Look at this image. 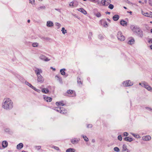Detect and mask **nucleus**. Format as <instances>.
Here are the masks:
<instances>
[{"label": "nucleus", "instance_id": "nucleus-1", "mask_svg": "<svg viewBox=\"0 0 152 152\" xmlns=\"http://www.w3.org/2000/svg\"><path fill=\"white\" fill-rule=\"evenodd\" d=\"M4 102L2 103V107L4 109L9 110L12 109L13 106L12 101L9 98H5L4 99Z\"/></svg>", "mask_w": 152, "mask_h": 152}, {"label": "nucleus", "instance_id": "nucleus-2", "mask_svg": "<svg viewBox=\"0 0 152 152\" xmlns=\"http://www.w3.org/2000/svg\"><path fill=\"white\" fill-rule=\"evenodd\" d=\"M35 72L37 76V81L40 83H43L44 80V79L40 75V73H42V70L41 69L37 68L35 70Z\"/></svg>", "mask_w": 152, "mask_h": 152}, {"label": "nucleus", "instance_id": "nucleus-3", "mask_svg": "<svg viewBox=\"0 0 152 152\" xmlns=\"http://www.w3.org/2000/svg\"><path fill=\"white\" fill-rule=\"evenodd\" d=\"M134 31L137 33L140 37H143V31L140 28H137L135 30H134Z\"/></svg>", "mask_w": 152, "mask_h": 152}, {"label": "nucleus", "instance_id": "nucleus-4", "mask_svg": "<svg viewBox=\"0 0 152 152\" xmlns=\"http://www.w3.org/2000/svg\"><path fill=\"white\" fill-rule=\"evenodd\" d=\"M142 87L146 88L148 90L152 91V88L148 85V83L145 82L143 81V83L142 84Z\"/></svg>", "mask_w": 152, "mask_h": 152}, {"label": "nucleus", "instance_id": "nucleus-5", "mask_svg": "<svg viewBox=\"0 0 152 152\" xmlns=\"http://www.w3.org/2000/svg\"><path fill=\"white\" fill-rule=\"evenodd\" d=\"M117 37L118 40L121 41H123L125 39V37L123 35L121 31H118L117 34Z\"/></svg>", "mask_w": 152, "mask_h": 152}, {"label": "nucleus", "instance_id": "nucleus-6", "mask_svg": "<svg viewBox=\"0 0 152 152\" xmlns=\"http://www.w3.org/2000/svg\"><path fill=\"white\" fill-rule=\"evenodd\" d=\"M67 94H70V96L71 97H74L76 95L75 91L71 90H68L66 92V94H65V95L66 96Z\"/></svg>", "mask_w": 152, "mask_h": 152}, {"label": "nucleus", "instance_id": "nucleus-7", "mask_svg": "<svg viewBox=\"0 0 152 152\" xmlns=\"http://www.w3.org/2000/svg\"><path fill=\"white\" fill-rule=\"evenodd\" d=\"M123 85L125 86H132L133 85V83H132L130 80H128L124 81Z\"/></svg>", "mask_w": 152, "mask_h": 152}, {"label": "nucleus", "instance_id": "nucleus-8", "mask_svg": "<svg viewBox=\"0 0 152 152\" xmlns=\"http://www.w3.org/2000/svg\"><path fill=\"white\" fill-rule=\"evenodd\" d=\"M111 2L110 0H102L101 4L104 6H107Z\"/></svg>", "mask_w": 152, "mask_h": 152}, {"label": "nucleus", "instance_id": "nucleus-9", "mask_svg": "<svg viewBox=\"0 0 152 152\" xmlns=\"http://www.w3.org/2000/svg\"><path fill=\"white\" fill-rule=\"evenodd\" d=\"M142 13L143 15L146 17L152 18V12H150L149 13L147 12H144L142 11Z\"/></svg>", "mask_w": 152, "mask_h": 152}, {"label": "nucleus", "instance_id": "nucleus-10", "mask_svg": "<svg viewBox=\"0 0 152 152\" xmlns=\"http://www.w3.org/2000/svg\"><path fill=\"white\" fill-rule=\"evenodd\" d=\"M142 139L144 141H148L151 140V137L150 136L148 135L143 137Z\"/></svg>", "mask_w": 152, "mask_h": 152}, {"label": "nucleus", "instance_id": "nucleus-11", "mask_svg": "<svg viewBox=\"0 0 152 152\" xmlns=\"http://www.w3.org/2000/svg\"><path fill=\"white\" fill-rule=\"evenodd\" d=\"M39 58L40 59L45 61H48L50 60L47 58H46L45 56L43 55H41L40 56Z\"/></svg>", "mask_w": 152, "mask_h": 152}, {"label": "nucleus", "instance_id": "nucleus-12", "mask_svg": "<svg viewBox=\"0 0 152 152\" xmlns=\"http://www.w3.org/2000/svg\"><path fill=\"white\" fill-rule=\"evenodd\" d=\"M55 79L58 81L60 83H62V78L60 77L57 75L55 76Z\"/></svg>", "mask_w": 152, "mask_h": 152}, {"label": "nucleus", "instance_id": "nucleus-13", "mask_svg": "<svg viewBox=\"0 0 152 152\" xmlns=\"http://www.w3.org/2000/svg\"><path fill=\"white\" fill-rule=\"evenodd\" d=\"M124 140L126 141L131 142L133 141L132 138L128 137H126L124 138Z\"/></svg>", "mask_w": 152, "mask_h": 152}, {"label": "nucleus", "instance_id": "nucleus-14", "mask_svg": "<svg viewBox=\"0 0 152 152\" xmlns=\"http://www.w3.org/2000/svg\"><path fill=\"white\" fill-rule=\"evenodd\" d=\"M2 146L3 148H5L8 145V142L6 141H4L2 142Z\"/></svg>", "mask_w": 152, "mask_h": 152}, {"label": "nucleus", "instance_id": "nucleus-15", "mask_svg": "<svg viewBox=\"0 0 152 152\" xmlns=\"http://www.w3.org/2000/svg\"><path fill=\"white\" fill-rule=\"evenodd\" d=\"M134 39L133 38H131L130 39H129L128 42V44L130 45H132V44H133L134 43Z\"/></svg>", "mask_w": 152, "mask_h": 152}, {"label": "nucleus", "instance_id": "nucleus-16", "mask_svg": "<svg viewBox=\"0 0 152 152\" xmlns=\"http://www.w3.org/2000/svg\"><path fill=\"white\" fill-rule=\"evenodd\" d=\"M53 26V22L51 21H48L47 22V26L48 27H51Z\"/></svg>", "mask_w": 152, "mask_h": 152}, {"label": "nucleus", "instance_id": "nucleus-17", "mask_svg": "<svg viewBox=\"0 0 152 152\" xmlns=\"http://www.w3.org/2000/svg\"><path fill=\"white\" fill-rule=\"evenodd\" d=\"M78 11L81 12L85 15L87 14L86 11L83 8L79 9H78Z\"/></svg>", "mask_w": 152, "mask_h": 152}, {"label": "nucleus", "instance_id": "nucleus-18", "mask_svg": "<svg viewBox=\"0 0 152 152\" xmlns=\"http://www.w3.org/2000/svg\"><path fill=\"white\" fill-rule=\"evenodd\" d=\"M44 99L47 102H50L52 100V98L51 97H44Z\"/></svg>", "mask_w": 152, "mask_h": 152}, {"label": "nucleus", "instance_id": "nucleus-19", "mask_svg": "<svg viewBox=\"0 0 152 152\" xmlns=\"http://www.w3.org/2000/svg\"><path fill=\"white\" fill-rule=\"evenodd\" d=\"M120 24L123 26H126L127 25L126 22L124 20H121V21Z\"/></svg>", "mask_w": 152, "mask_h": 152}, {"label": "nucleus", "instance_id": "nucleus-20", "mask_svg": "<svg viewBox=\"0 0 152 152\" xmlns=\"http://www.w3.org/2000/svg\"><path fill=\"white\" fill-rule=\"evenodd\" d=\"M79 140H77L76 139H72L71 140V142L73 144H76L78 143Z\"/></svg>", "mask_w": 152, "mask_h": 152}, {"label": "nucleus", "instance_id": "nucleus-21", "mask_svg": "<svg viewBox=\"0 0 152 152\" xmlns=\"http://www.w3.org/2000/svg\"><path fill=\"white\" fill-rule=\"evenodd\" d=\"M123 150L124 151H126L127 152H129V150L127 149V146L126 145H123Z\"/></svg>", "mask_w": 152, "mask_h": 152}, {"label": "nucleus", "instance_id": "nucleus-22", "mask_svg": "<svg viewBox=\"0 0 152 152\" xmlns=\"http://www.w3.org/2000/svg\"><path fill=\"white\" fill-rule=\"evenodd\" d=\"M113 18L114 21H116L118 20L119 16L118 15H115L113 17Z\"/></svg>", "mask_w": 152, "mask_h": 152}, {"label": "nucleus", "instance_id": "nucleus-23", "mask_svg": "<svg viewBox=\"0 0 152 152\" xmlns=\"http://www.w3.org/2000/svg\"><path fill=\"white\" fill-rule=\"evenodd\" d=\"M23 144L22 143H20L17 145V148L18 149H20L23 147Z\"/></svg>", "mask_w": 152, "mask_h": 152}, {"label": "nucleus", "instance_id": "nucleus-24", "mask_svg": "<svg viewBox=\"0 0 152 152\" xmlns=\"http://www.w3.org/2000/svg\"><path fill=\"white\" fill-rule=\"evenodd\" d=\"M61 113L64 114L67 113V110L65 109L64 107H61Z\"/></svg>", "mask_w": 152, "mask_h": 152}, {"label": "nucleus", "instance_id": "nucleus-25", "mask_svg": "<svg viewBox=\"0 0 152 152\" xmlns=\"http://www.w3.org/2000/svg\"><path fill=\"white\" fill-rule=\"evenodd\" d=\"M75 150L73 148H69L67 149L66 152H75Z\"/></svg>", "mask_w": 152, "mask_h": 152}, {"label": "nucleus", "instance_id": "nucleus-26", "mask_svg": "<svg viewBox=\"0 0 152 152\" xmlns=\"http://www.w3.org/2000/svg\"><path fill=\"white\" fill-rule=\"evenodd\" d=\"M56 104L58 106L60 105H61L62 106H64V104L63 103V101L60 102H56Z\"/></svg>", "mask_w": 152, "mask_h": 152}, {"label": "nucleus", "instance_id": "nucleus-27", "mask_svg": "<svg viewBox=\"0 0 152 152\" xmlns=\"http://www.w3.org/2000/svg\"><path fill=\"white\" fill-rule=\"evenodd\" d=\"M66 70L65 69H62L60 70V72L61 74L63 75H65V71Z\"/></svg>", "mask_w": 152, "mask_h": 152}, {"label": "nucleus", "instance_id": "nucleus-28", "mask_svg": "<svg viewBox=\"0 0 152 152\" xmlns=\"http://www.w3.org/2000/svg\"><path fill=\"white\" fill-rule=\"evenodd\" d=\"M42 91L43 93L47 94L49 92V90L48 89L43 88L42 90Z\"/></svg>", "mask_w": 152, "mask_h": 152}, {"label": "nucleus", "instance_id": "nucleus-29", "mask_svg": "<svg viewBox=\"0 0 152 152\" xmlns=\"http://www.w3.org/2000/svg\"><path fill=\"white\" fill-rule=\"evenodd\" d=\"M94 15L96 16L97 17L99 18L101 16V15L99 12H98L97 13L94 12Z\"/></svg>", "mask_w": 152, "mask_h": 152}, {"label": "nucleus", "instance_id": "nucleus-30", "mask_svg": "<svg viewBox=\"0 0 152 152\" xmlns=\"http://www.w3.org/2000/svg\"><path fill=\"white\" fill-rule=\"evenodd\" d=\"M103 26L104 27H108V24H107V23L106 21H103Z\"/></svg>", "mask_w": 152, "mask_h": 152}, {"label": "nucleus", "instance_id": "nucleus-31", "mask_svg": "<svg viewBox=\"0 0 152 152\" xmlns=\"http://www.w3.org/2000/svg\"><path fill=\"white\" fill-rule=\"evenodd\" d=\"M61 107H55L54 109V110L58 112L61 113Z\"/></svg>", "mask_w": 152, "mask_h": 152}, {"label": "nucleus", "instance_id": "nucleus-32", "mask_svg": "<svg viewBox=\"0 0 152 152\" xmlns=\"http://www.w3.org/2000/svg\"><path fill=\"white\" fill-rule=\"evenodd\" d=\"M61 31H62V33L64 34L65 33H66L67 32L66 30H65L64 27L62 28Z\"/></svg>", "mask_w": 152, "mask_h": 152}, {"label": "nucleus", "instance_id": "nucleus-33", "mask_svg": "<svg viewBox=\"0 0 152 152\" xmlns=\"http://www.w3.org/2000/svg\"><path fill=\"white\" fill-rule=\"evenodd\" d=\"M82 137H83V138L84 139L85 141L86 142H87L88 140V138L86 137V136H85L84 135H82Z\"/></svg>", "mask_w": 152, "mask_h": 152}, {"label": "nucleus", "instance_id": "nucleus-34", "mask_svg": "<svg viewBox=\"0 0 152 152\" xmlns=\"http://www.w3.org/2000/svg\"><path fill=\"white\" fill-rule=\"evenodd\" d=\"M26 84L28 85L29 86L30 88H34V86H32L30 83H29L28 82H25Z\"/></svg>", "mask_w": 152, "mask_h": 152}, {"label": "nucleus", "instance_id": "nucleus-35", "mask_svg": "<svg viewBox=\"0 0 152 152\" xmlns=\"http://www.w3.org/2000/svg\"><path fill=\"white\" fill-rule=\"evenodd\" d=\"M55 25L56 26H57V28L59 29L61 26V24L58 23H55Z\"/></svg>", "mask_w": 152, "mask_h": 152}, {"label": "nucleus", "instance_id": "nucleus-36", "mask_svg": "<svg viewBox=\"0 0 152 152\" xmlns=\"http://www.w3.org/2000/svg\"><path fill=\"white\" fill-rule=\"evenodd\" d=\"M137 28L136 27L134 26L133 25H132L130 26L131 29L134 31V30H135V29Z\"/></svg>", "mask_w": 152, "mask_h": 152}, {"label": "nucleus", "instance_id": "nucleus-37", "mask_svg": "<svg viewBox=\"0 0 152 152\" xmlns=\"http://www.w3.org/2000/svg\"><path fill=\"white\" fill-rule=\"evenodd\" d=\"M114 150L115 151L117 152H118L120 151V150L119 148L117 147H115L114 148Z\"/></svg>", "mask_w": 152, "mask_h": 152}, {"label": "nucleus", "instance_id": "nucleus-38", "mask_svg": "<svg viewBox=\"0 0 152 152\" xmlns=\"http://www.w3.org/2000/svg\"><path fill=\"white\" fill-rule=\"evenodd\" d=\"M108 8L109 9H110L111 10H112L114 8V6L112 4H109V6H108Z\"/></svg>", "mask_w": 152, "mask_h": 152}, {"label": "nucleus", "instance_id": "nucleus-39", "mask_svg": "<svg viewBox=\"0 0 152 152\" xmlns=\"http://www.w3.org/2000/svg\"><path fill=\"white\" fill-rule=\"evenodd\" d=\"M38 46V43L37 42L33 43L32 44V46L34 47H37Z\"/></svg>", "mask_w": 152, "mask_h": 152}, {"label": "nucleus", "instance_id": "nucleus-40", "mask_svg": "<svg viewBox=\"0 0 152 152\" xmlns=\"http://www.w3.org/2000/svg\"><path fill=\"white\" fill-rule=\"evenodd\" d=\"M77 82L79 84H82V83L81 82V80L80 78L78 77L77 78Z\"/></svg>", "mask_w": 152, "mask_h": 152}, {"label": "nucleus", "instance_id": "nucleus-41", "mask_svg": "<svg viewBox=\"0 0 152 152\" xmlns=\"http://www.w3.org/2000/svg\"><path fill=\"white\" fill-rule=\"evenodd\" d=\"M46 7L45 6H40L37 8L38 10H39L40 9H45Z\"/></svg>", "mask_w": 152, "mask_h": 152}, {"label": "nucleus", "instance_id": "nucleus-42", "mask_svg": "<svg viewBox=\"0 0 152 152\" xmlns=\"http://www.w3.org/2000/svg\"><path fill=\"white\" fill-rule=\"evenodd\" d=\"M32 89H33L35 91H37L39 93L40 92V90L38 89H36L35 87H34V88H32Z\"/></svg>", "mask_w": 152, "mask_h": 152}, {"label": "nucleus", "instance_id": "nucleus-43", "mask_svg": "<svg viewBox=\"0 0 152 152\" xmlns=\"http://www.w3.org/2000/svg\"><path fill=\"white\" fill-rule=\"evenodd\" d=\"M118 140L120 141H121L122 140V137L121 135H118Z\"/></svg>", "mask_w": 152, "mask_h": 152}, {"label": "nucleus", "instance_id": "nucleus-44", "mask_svg": "<svg viewBox=\"0 0 152 152\" xmlns=\"http://www.w3.org/2000/svg\"><path fill=\"white\" fill-rule=\"evenodd\" d=\"M52 148L57 150H59V149L58 147L56 146H53Z\"/></svg>", "mask_w": 152, "mask_h": 152}, {"label": "nucleus", "instance_id": "nucleus-45", "mask_svg": "<svg viewBox=\"0 0 152 152\" xmlns=\"http://www.w3.org/2000/svg\"><path fill=\"white\" fill-rule=\"evenodd\" d=\"M92 126V125L91 124H88L87 125V127L88 128H91Z\"/></svg>", "mask_w": 152, "mask_h": 152}, {"label": "nucleus", "instance_id": "nucleus-46", "mask_svg": "<svg viewBox=\"0 0 152 152\" xmlns=\"http://www.w3.org/2000/svg\"><path fill=\"white\" fill-rule=\"evenodd\" d=\"M74 2L72 1L69 4V6H72V7H74Z\"/></svg>", "mask_w": 152, "mask_h": 152}, {"label": "nucleus", "instance_id": "nucleus-47", "mask_svg": "<svg viewBox=\"0 0 152 152\" xmlns=\"http://www.w3.org/2000/svg\"><path fill=\"white\" fill-rule=\"evenodd\" d=\"M129 134L127 132H125L124 133V136H127Z\"/></svg>", "mask_w": 152, "mask_h": 152}, {"label": "nucleus", "instance_id": "nucleus-48", "mask_svg": "<svg viewBox=\"0 0 152 152\" xmlns=\"http://www.w3.org/2000/svg\"><path fill=\"white\" fill-rule=\"evenodd\" d=\"M148 3L151 6H152V0H149Z\"/></svg>", "mask_w": 152, "mask_h": 152}, {"label": "nucleus", "instance_id": "nucleus-49", "mask_svg": "<svg viewBox=\"0 0 152 152\" xmlns=\"http://www.w3.org/2000/svg\"><path fill=\"white\" fill-rule=\"evenodd\" d=\"M30 1V3L33 4L34 2V0H29Z\"/></svg>", "mask_w": 152, "mask_h": 152}, {"label": "nucleus", "instance_id": "nucleus-50", "mask_svg": "<svg viewBox=\"0 0 152 152\" xmlns=\"http://www.w3.org/2000/svg\"><path fill=\"white\" fill-rule=\"evenodd\" d=\"M36 148H37L38 150H39L41 148V146H36Z\"/></svg>", "mask_w": 152, "mask_h": 152}, {"label": "nucleus", "instance_id": "nucleus-51", "mask_svg": "<svg viewBox=\"0 0 152 152\" xmlns=\"http://www.w3.org/2000/svg\"><path fill=\"white\" fill-rule=\"evenodd\" d=\"M145 108H146V109H148V110H152V109L151 108H150V107H145Z\"/></svg>", "mask_w": 152, "mask_h": 152}, {"label": "nucleus", "instance_id": "nucleus-52", "mask_svg": "<svg viewBox=\"0 0 152 152\" xmlns=\"http://www.w3.org/2000/svg\"><path fill=\"white\" fill-rule=\"evenodd\" d=\"M55 10H56L57 11H58V12H61L60 9L55 8Z\"/></svg>", "mask_w": 152, "mask_h": 152}, {"label": "nucleus", "instance_id": "nucleus-53", "mask_svg": "<svg viewBox=\"0 0 152 152\" xmlns=\"http://www.w3.org/2000/svg\"><path fill=\"white\" fill-rule=\"evenodd\" d=\"M99 37L100 39H102L103 38L102 36L101 35H99Z\"/></svg>", "mask_w": 152, "mask_h": 152}, {"label": "nucleus", "instance_id": "nucleus-54", "mask_svg": "<svg viewBox=\"0 0 152 152\" xmlns=\"http://www.w3.org/2000/svg\"><path fill=\"white\" fill-rule=\"evenodd\" d=\"M132 134L135 137H137V135H136V134H134L133 133H132Z\"/></svg>", "mask_w": 152, "mask_h": 152}, {"label": "nucleus", "instance_id": "nucleus-55", "mask_svg": "<svg viewBox=\"0 0 152 152\" xmlns=\"http://www.w3.org/2000/svg\"><path fill=\"white\" fill-rule=\"evenodd\" d=\"M143 83V81L141 83H139V85H141L142 87V84Z\"/></svg>", "mask_w": 152, "mask_h": 152}, {"label": "nucleus", "instance_id": "nucleus-56", "mask_svg": "<svg viewBox=\"0 0 152 152\" xmlns=\"http://www.w3.org/2000/svg\"><path fill=\"white\" fill-rule=\"evenodd\" d=\"M95 140L94 139H92V142H93V143H94L95 142Z\"/></svg>", "mask_w": 152, "mask_h": 152}, {"label": "nucleus", "instance_id": "nucleus-57", "mask_svg": "<svg viewBox=\"0 0 152 152\" xmlns=\"http://www.w3.org/2000/svg\"><path fill=\"white\" fill-rule=\"evenodd\" d=\"M50 69H53V70H54V71L56 70L55 69V68H53V67H50Z\"/></svg>", "mask_w": 152, "mask_h": 152}, {"label": "nucleus", "instance_id": "nucleus-58", "mask_svg": "<svg viewBox=\"0 0 152 152\" xmlns=\"http://www.w3.org/2000/svg\"><path fill=\"white\" fill-rule=\"evenodd\" d=\"M106 14H110V12H106Z\"/></svg>", "mask_w": 152, "mask_h": 152}, {"label": "nucleus", "instance_id": "nucleus-59", "mask_svg": "<svg viewBox=\"0 0 152 152\" xmlns=\"http://www.w3.org/2000/svg\"><path fill=\"white\" fill-rule=\"evenodd\" d=\"M127 12L131 14H132V12H131V11H130V12L128 11Z\"/></svg>", "mask_w": 152, "mask_h": 152}, {"label": "nucleus", "instance_id": "nucleus-60", "mask_svg": "<svg viewBox=\"0 0 152 152\" xmlns=\"http://www.w3.org/2000/svg\"><path fill=\"white\" fill-rule=\"evenodd\" d=\"M27 22L28 23H30V20H27Z\"/></svg>", "mask_w": 152, "mask_h": 152}, {"label": "nucleus", "instance_id": "nucleus-61", "mask_svg": "<svg viewBox=\"0 0 152 152\" xmlns=\"http://www.w3.org/2000/svg\"><path fill=\"white\" fill-rule=\"evenodd\" d=\"M151 48L152 49V45H151L150 46Z\"/></svg>", "mask_w": 152, "mask_h": 152}, {"label": "nucleus", "instance_id": "nucleus-62", "mask_svg": "<svg viewBox=\"0 0 152 152\" xmlns=\"http://www.w3.org/2000/svg\"><path fill=\"white\" fill-rule=\"evenodd\" d=\"M128 1V0H124V1L126 3H127Z\"/></svg>", "mask_w": 152, "mask_h": 152}, {"label": "nucleus", "instance_id": "nucleus-63", "mask_svg": "<svg viewBox=\"0 0 152 152\" xmlns=\"http://www.w3.org/2000/svg\"><path fill=\"white\" fill-rule=\"evenodd\" d=\"M107 20L108 21H109V22H110V20L109 19H108V18L107 19Z\"/></svg>", "mask_w": 152, "mask_h": 152}, {"label": "nucleus", "instance_id": "nucleus-64", "mask_svg": "<svg viewBox=\"0 0 152 152\" xmlns=\"http://www.w3.org/2000/svg\"><path fill=\"white\" fill-rule=\"evenodd\" d=\"M130 3V2L128 0V1H127V3H128V4H129Z\"/></svg>", "mask_w": 152, "mask_h": 152}]
</instances>
